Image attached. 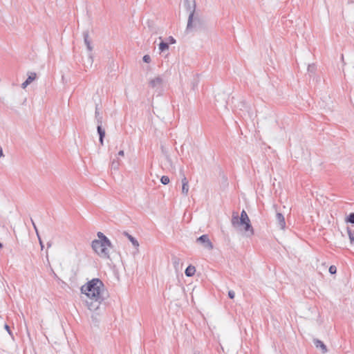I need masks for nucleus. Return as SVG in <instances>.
Listing matches in <instances>:
<instances>
[{
  "instance_id": "1",
  "label": "nucleus",
  "mask_w": 354,
  "mask_h": 354,
  "mask_svg": "<svg viewBox=\"0 0 354 354\" xmlns=\"http://www.w3.org/2000/svg\"><path fill=\"white\" fill-rule=\"evenodd\" d=\"M82 293L84 294L91 301H86L90 310H97L100 304L105 299V289L102 281L97 278L93 279L81 287Z\"/></svg>"
},
{
  "instance_id": "2",
  "label": "nucleus",
  "mask_w": 354,
  "mask_h": 354,
  "mask_svg": "<svg viewBox=\"0 0 354 354\" xmlns=\"http://www.w3.org/2000/svg\"><path fill=\"white\" fill-rule=\"evenodd\" d=\"M232 225L236 230L242 231L246 233L248 236L254 234V230L250 222L239 218L238 212H234L231 220Z\"/></svg>"
},
{
  "instance_id": "3",
  "label": "nucleus",
  "mask_w": 354,
  "mask_h": 354,
  "mask_svg": "<svg viewBox=\"0 0 354 354\" xmlns=\"http://www.w3.org/2000/svg\"><path fill=\"white\" fill-rule=\"evenodd\" d=\"M108 247H111V243H105L97 239L92 241V248L102 258H109V250Z\"/></svg>"
},
{
  "instance_id": "4",
  "label": "nucleus",
  "mask_w": 354,
  "mask_h": 354,
  "mask_svg": "<svg viewBox=\"0 0 354 354\" xmlns=\"http://www.w3.org/2000/svg\"><path fill=\"white\" fill-rule=\"evenodd\" d=\"M184 5L186 10L189 12L187 21V27L190 28L192 25L194 14L196 10V1L195 0H185Z\"/></svg>"
},
{
  "instance_id": "5",
  "label": "nucleus",
  "mask_w": 354,
  "mask_h": 354,
  "mask_svg": "<svg viewBox=\"0 0 354 354\" xmlns=\"http://www.w3.org/2000/svg\"><path fill=\"white\" fill-rule=\"evenodd\" d=\"M83 37H84V41L85 45L86 46L87 50L89 52H91L93 50V46L91 45V41L89 38L88 32L84 31L83 32ZM93 57L91 53H90L88 55V63L91 66L93 64Z\"/></svg>"
},
{
  "instance_id": "6",
  "label": "nucleus",
  "mask_w": 354,
  "mask_h": 354,
  "mask_svg": "<svg viewBox=\"0 0 354 354\" xmlns=\"http://www.w3.org/2000/svg\"><path fill=\"white\" fill-rule=\"evenodd\" d=\"M196 243H200L203 245V247L205 249H207L209 250H212L214 248L212 243L211 242L210 239H209V236L207 234H203L196 239Z\"/></svg>"
},
{
  "instance_id": "7",
  "label": "nucleus",
  "mask_w": 354,
  "mask_h": 354,
  "mask_svg": "<svg viewBox=\"0 0 354 354\" xmlns=\"http://www.w3.org/2000/svg\"><path fill=\"white\" fill-rule=\"evenodd\" d=\"M203 20L201 17H199L198 14H196V12L194 14V18L192 20V25L190 28H188L187 26V30H192L193 29L194 30H199L203 27Z\"/></svg>"
},
{
  "instance_id": "8",
  "label": "nucleus",
  "mask_w": 354,
  "mask_h": 354,
  "mask_svg": "<svg viewBox=\"0 0 354 354\" xmlns=\"http://www.w3.org/2000/svg\"><path fill=\"white\" fill-rule=\"evenodd\" d=\"M163 82V79L160 76H157L151 79L149 81V84L153 88L160 89L162 88Z\"/></svg>"
},
{
  "instance_id": "9",
  "label": "nucleus",
  "mask_w": 354,
  "mask_h": 354,
  "mask_svg": "<svg viewBox=\"0 0 354 354\" xmlns=\"http://www.w3.org/2000/svg\"><path fill=\"white\" fill-rule=\"evenodd\" d=\"M276 220L279 228L283 230L286 227V222L283 215L281 213H277Z\"/></svg>"
},
{
  "instance_id": "10",
  "label": "nucleus",
  "mask_w": 354,
  "mask_h": 354,
  "mask_svg": "<svg viewBox=\"0 0 354 354\" xmlns=\"http://www.w3.org/2000/svg\"><path fill=\"white\" fill-rule=\"evenodd\" d=\"M313 343L317 348H320L322 353H326L328 350L326 346L319 339H315Z\"/></svg>"
},
{
  "instance_id": "11",
  "label": "nucleus",
  "mask_w": 354,
  "mask_h": 354,
  "mask_svg": "<svg viewBox=\"0 0 354 354\" xmlns=\"http://www.w3.org/2000/svg\"><path fill=\"white\" fill-rule=\"evenodd\" d=\"M182 193L185 196H187L189 192V183L185 176L182 178Z\"/></svg>"
},
{
  "instance_id": "12",
  "label": "nucleus",
  "mask_w": 354,
  "mask_h": 354,
  "mask_svg": "<svg viewBox=\"0 0 354 354\" xmlns=\"http://www.w3.org/2000/svg\"><path fill=\"white\" fill-rule=\"evenodd\" d=\"M102 124H97V130L100 136V142L102 145L104 143V138L105 136V130L102 127Z\"/></svg>"
},
{
  "instance_id": "13",
  "label": "nucleus",
  "mask_w": 354,
  "mask_h": 354,
  "mask_svg": "<svg viewBox=\"0 0 354 354\" xmlns=\"http://www.w3.org/2000/svg\"><path fill=\"white\" fill-rule=\"evenodd\" d=\"M95 117L97 122V124H102V115L100 113L98 106H95Z\"/></svg>"
},
{
  "instance_id": "14",
  "label": "nucleus",
  "mask_w": 354,
  "mask_h": 354,
  "mask_svg": "<svg viewBox=\"0 0 354 354\" xmlns=\"http://www.w3.org/2000/svg\"><path fill=\"white\" fill-rule=\"evenodd\" d=\"M195 267L190 265L186 268L185 273L187 277H192L195 274Z\"/></svg>"
},
{
  "instance_id": "15",
  "label": "nucleus",
  "mask_w": 354,
  "mask_h": 354,
  "mask_svg": "<svg viewBox=\"0 0 354 354\" xmlns=\"http://www.w3.org/2000/svg\"><path fill=\"white\" fill-rule=\"evenodd\" d=\"M124 234L129 239V240L132 243L133 245L135 246V247H138L139 246V243H138V241L134 238L131 235H130L129 234H128L127 232H124Z\"/></svg>"
},
{
  "instance_id": "16",
  "label": "nucleus",
  "mask_w": 354,
  "mask_h": 354,
  "mask_svg": "<svg viewBox=\"0 0 354 354\" xmlns=\"http://www.w3.org/2000/svg\"><path fill=\"white\" fill-rule=\"evenodd\" d=\"M97 236L99 238V239H97L98 241H102L105 243H109V242H111L102 232H99L97 233Z\"/></svg>"
},
{
  "instance_id": "17",
  "label": "nucleus",
  "mask_w": 354,
  "mask_h": 354,
  "mask_svg": "<svg viewBox=\"0 0 354 354\" xmlns=\"http://www.w3.org/2000/svg\"><path fill=\"white\" fill-rule=\"evenodd\" d=\"M159 49L160 52H164L169 49V44L166 42L161 41L159 44Z\"/></svg>"
},
{
  "instance_id": "18",
  "label": "nucleus",
  "mask_w": 354,
  "mask_h": 354,
  "mask_svg": "<svg viewBox=\"0 0 354 354\" xmlns=\"http://www.w3.org/2000/svg\"><path fill=\"white\" fill-rule=\"evenodd\" d=\"M347 232L351 244H354V232L348 227Z\"/></svg>"
},
{
  "instance_id": "19",
  "label": "nucleus",
  "mask_w": 354,
  "mask_h": 354,
  "mask_svg": "<svg viewBox=\"0 0 354 354\" xmlns=\"http://www.w3.org/2000/svg\"><path fill=\"white\" fill-rule=\"evenodd\" d=\"M346 223H350L354 225V213H351L345 219Z\"/></svg>"
},
{
  "instance_id": "20",
  "label": "nucleus",
  "mask_w": 354,
  "mask_h": 354,
  "mask_svg": "<svg viewBox=\"0 0 354 354\" xmlns=\"http://www.w3.org/2000/svg\"><path fill=\"white\" fill-rule=\"evenodd\" d=\"M36 77H37V75L35 73H30L28 75V77L26 79V80L30 84L33 80H35L36 79Z\"/></svg>"
},
{
  "instance_id": "21",
  "label": "nucleus",
  "mask_w": 354,
  "mask_h": 354,
  "mask_svg": "<svg viewBox=\"0 0 354 354\" xmlns=\"http://www.w3.org/2000/svg\"><path fill=\"white\" fill-rule=\"evenodd\" d=\"M239 218H241L242 219H245L248 222H250V218H249L246 212L244 209L242 210V212L241 213V216H239Z\"/></svg>"
},
{
  "instance_id": "22",
  "label": "nucleus",
  "mask_w": 354,
  "mask_h": 354,
  "mask_svg": "<svg viewBox=\"0 0 354 354\" xmlns=\"http://www.w3.org/2000/svg\"><path fill=\"white\" fill-rule=\"evenodd\" d=\"M160 182L163 185H167L169 183V178L167 176H162L160 178Z\"/></svg>"
},
{
  "instance_id": "23",
  "label": "nucleus",
  "mask_w": 354,
  "mask_h": 354,
  "mask_svg": "<svg viewBox=\"0 0 354 354\" xmlns=\"http://www.w3.org/2000/svg\"><path fill=\"white\" fill-rule=\"evenodd\" d=\"M120 165L119 160H113L111 162V168L113 169H118Z\"/></svg>"
},
{
  "instance_id": "24",
  "label": "nucleus",
  "mask_w": 354,
  "mask_h": 354,
  "mask_svg": "<svg viewBox=\"0 0 354 354\" xmlns=\"http://www.w3.org/2000/svg\"><path fill=\"white\" fill-rule=\"evenodd\" d=\"M316 70V66L315 64H309L308 66V73H313Z\"/></svg>"
},
{
  "instance_id": "25",
  "label": "nucleus",
  "mask_w": 354,
  "mask_h": 354,
  "mask_svg": "<svg viewBox=\"0 0 354 354\" xmlns=\"http://www.w3.org/2000/svg\"><path fill=\"white\" fill-rule=\"evenodd\" d=\"M337 272V268L335 266H330L329 268V272L332 274H335Z\"/></svg>"
},
{
  "instance_id": "26",
  "label": "nucleus",
  "mask_w": 354,
  "mask_h": 354,
  "mask_svg": "<svg viewBox=\"0 0 354 354\" xmlns=\"http://www.w3.org/2000/svg\"><path fill=\"white\" fill-rule=\"evenodd\" d=\"M142 59L145 62L149 63L151 62V57L149 55H144Z\"/></svg>"
},
{
  "instance_id": "27",
  "label": "nucleus",
  "mask_w": 354,
  "mask_h": 354,
  "mask_svg": "<svg viewBox=\"0 0 354 354\" xmlns=\"http://www.w3.org/2000/svg\"><path fill=\"white\" fill-rule=\"evenodd\" d=\"M228 297L230 299H234L235 297V292L233 290H229L228 291Z\"/></svg>"
},
{
  "instance_id": "28",
  "label": "nucleus",
  "mask_w": 354,
  "mask_h": 354,
  "mask_svg": "<svg viewBox=\"0 0 354 354\" xmlns=\"http://www.w3.org/2000/svg\"><path fill=\"white\" fill-rule=\"evenodd\" d=\"M167 39H168L169 42L171 44L176 43V39L171 36L169 37Z\"/></svg>"
},
{
  "instance_id": "29",
  "label": "nucleus",
  "mask_w": 354,
  "mask_h": 354,
  "mask_svg": "<svg viewBox=\"0 0 354 354\" xmlns=\"http://www.w3.org/2000/svg\"><path fill=\"white\" fill-rule=\"evenodd\" d=\"M31 222H32V225H33L34 229L35 230V232H36V234H37V236H39V232H38V230H37V226H36V225H35V222L33 221V220H32V219H31Z\"/></svg>"
},
{
  "instance_id": "30",
  "label": "nucleus",
  "mask_w": 354,
  "mask_h": 354,
  "mask_svg": "<svg viewBox=\"0 0 354 354\" xmlns=\"http://www.w3.org/2000/svg\"><path fill=\"white\" fill-rule=\"evenodd\" d=\"M4 328H5V329L8 331V333L10 335H12V333H11V330H10V328L9 326H8V325H7V324H5Z\"/></svg>"
},
{
  "instance_id": "31",
  "label": "nucleus",
  "mask_w": 354,
  "mask_h": 354,
  "mask_svg": "<svg viewBox=\"0 0 354 354\" xmlns=\"http://www.w3.org/2000/svg\"><path fill=\"white\" fill-rule=\"evenodd\" d=\"M29 84H30V83L27 80H26L24 83H22L21 87L23 88H25Z\"/></svg>"
},
{
  "instance_id": "32",
  "label": "nucleus",
  "mask_w": 354,
  "mask_h": 354,
  "mask_svg": "<svg viewBox=\"0 0 354 354\" xmlns=\"http://www.w3.org/2000/svg\"><path fill=\"white\" fill-rule=\"evenodd\" d=\"M174 263L175 266H178V259L175 258L174 259Z\"/></svg>"
},
{
  "instance_id": "33",
  "label": "nucleus",
  "mask_w": 354,
  "mask_h": 354,
  "mask_svg": "<svg viewBox=\"0 0 354 354\" xmlns=\"http://www.w3.org/2000/svg\"><path fill=\"white\" fill-rule=\"evenodd\" d=\"M38 238H39V244H40V245H41V249H43V248H44V244H43V242H42V241L41 240V239H40L39 236H38Z\"/></svg>"
},
{
  "instance_id": "34",
  "label": "nucleus",
  "mask_w": 354,
  "mask_h": 354,
  "mask_svg": "<svg viewBox=\"0 0 354 354\" xmlns=\"http://www.w3.org/2000/svg\"><path fill=\"white\" fill-rule=\"evenodd\" d=\"M124 155V151L121 150L118 152V156H123Z\"/></svg>"
},
{
  "instance_id": "35",
  "label": "nucleus",
  "mask_w": 354,
  "mask_h": 354,
  "mask_svg": "<svg viewBox=\"0 0 354 354\" xmlns=\"http://www.w3.org/2000/svg\"><path fill=\"white\" fill-rule=\"evenodd\" d=\"M3 156V150H2V148L0 147V158H1Z\"/></svg>"
},
{
  "instance_id": "36",
  "label": "nucleus",
  "mask_w": 354,
  "mask_h": 354,
  "mask_svg": "<svg viewBox=\"0 0 354 354\" xmlns=\"http://www.w3.org/2000/svg\"><path fill=\"white\" fill-rule=\"evenodd\" d=\"M194 354H202L199 351H194Z\"/></svg>"
},
{
  "instance_id": "37",
  "label": "nucleus",
  "mask_w": 354,
  "mask_h": 354,
  "mask_svg": "<svg viewBox=\"0 0 354 354\" xmlns=\"http://www.w3.org/2000/svg\"><path fill=\"white\" fill-rule=\"evenodd\" d=\"M51 244L50 243H48V247H50Z\"/></svg>"
},
{
  "instance_id": "38",
  "label": "nucleus",
  "mask_w": 354,
  "mask_h": 354,
  "mask_svg": "<svg viewBox=\"0 0 354 354\" xmlns=\"http://www.w3.org/2000/svg\"><path fill=\"white\" fill-rule=\"evenodd\" d=\"M2 244L0 243V248H2Z\"/></svg>"
}]
</instances>
